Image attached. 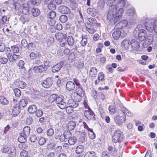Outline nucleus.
<instances>
[{
    "label": "nucleus",
    "instance_id": "f257e3e1",
    "mask_svg": "<svg viewBox=\"0 0 157 157\" xmlns=\"http://www.w3.org/2000/svg\"><path fill=\"white\" fill-rule=\"evenodd\" d=\"M116 5L109 7L107 15V19L109 21L113 19V23L115 24L122 17L124 12V8H122V3H118Z\"/></svg>",
    "mask_w": 157,
    "mask_h": 157
},
{
    "label": "nucleus",
    "instance_id": "f03ea898",
    "mask_svg": "<svg viewBox=\"0 0 157 157\" xmlns=\"http://www.w3.org/2000/svg\"><path fill=\"white\" fill-rule=\"evenodd\" d=\"M28 6V2L27 1L24 3L22 4L21 8L23 14L21 16L19 19L23 24L28 22L30 19Z\"/></svg>",
    "mask_w": 157,
    "mask_h": 157
},
{
    "label": "nucleus",
    "instance_id": "7ed1b4c3",
    "mask_svg": "<svg viewBox=\"0 0 157 157\" xmlns=\"http://www.w3.org/2000/svg\"><path fill=\"white\" fill-rule=\"evenodd\" d=\"M144 25L148 32L152 33L154 31L157 33V20L147 19L145 21Z\"/></svg>",
    "mask_w": 157,
    "mask_h": 157
},
{
    "label": "nucleus",
    "instance_id": "20e7f679",
    "mask_svg": "<svg viewBox=\"0 0 157 157\" xmlns=\"http://www.w3.org/2000/svg\"><path fill=\"white\" fill-rule=\"evenodd\" d=\"M122 111L121 110L118 111V114L115 116L114 117V121L117 125L119 127H121L123 123L125 122L126 120V115L123 114H122Z\"/></svg>",
    "mask_w": 157,
    "mask_h": 157
},
{
    "label": "nucleus",
    "instance_id": "39448f33",
    "mask_svg": "<svg viewBox=\"0 0 157 157\" xmlns=\"http://www.w3.org/2000/svg\"><path fill=\"white\" fill-rule=\"evenodd\" d=\"M1 151L3 153H8L9 157H16L15 147L13 145L4 146L1 148Z\"/></svg>",
    "mask_w": 157,
    "mask_h": 157
},
{
    "label": "nucleus",
    "instance_id": "423d86ee",
    "mask_svg": "<svg viewBox=\"0 0 157 157\" xmlns=\"http://www.w3.org/2000/svg\"><path fill=\"white\" fill-rule=\"evenodd\" d=\"M26 1V0H10L5 2L4 3L9 6L12 4L15 9H19L21 8L22 4Z\"/></svg>",
    "mask_w": 157,
    "mask_h": 157
},
{
    "label": "nucleus",
    "instance_id": "0eeeda50",
    "mask_svg": "<svg viewBox=\"0 0 157 157\" xmlns=\"http://www.w3.org/2000/svg\"><path fill=\"white\" fill-rule=\"evenodd\" d=\"M17 100L16 99L13 98L11 101V107L12 113L15 115L18 114L20 111V106L17 103Z\"/></svg>",
    "mask_w": 157,
    "mask_h": 157
},
{
    "label": "nucleus",
    "instance_id": "6e6552de",
    "mask_svg": "<svg viewBox=\"0 0 157 157\" xmlns=\"http://www.w3.org/2000/svg\"><path fill=\"white\" fill-rule=\"evenodd\" d=\"M127 35V33L122 29L116 30L114 31L112 34V36L115 40H117L121 36L123 38Z\"/></svg>",
    "mask_w": 157,
    "mask_h": 157
},
{
    "label": "nucleus",
    "instance_id": "1a4fd4ad",
    "mask_svg": "<svg viewBox=\"0 0 157 157\" xmlns=\"http://www.w3.org/2000/svg\"><path fill=\"white\" fill-rule=\"evenodd\" d=\"M55 36L56 39L60 42L62 46H65L67 44V42H63V39H66V36L65 34L63 35V33L59 32L56 33Z\"/></svg>",
    "mask_w": 157,
    "mask_h": 157
},
{
    "label": "nucleus",
    "instance_id": "9d476101",
    "mask_svg": "<svg viewBox=\"0 0 157 157\" xmlns=\"http://www.w3.org/2000/svg\"><path fill=\"white\" fill-rule=\"evenodd\" d=\"M121 132L118 129L115 131L112 137L113 141L116 143L119 142L122 140V137H121Z\"/></svg>",
    "mask_w": 157,
    "mask_h": 157
},
{
    "label": "nucleus",
    "instance_id": "9b49d317",
    "mask_svg": "<svg viewBox=\"0 0 157 157\" xmlns=\"http://www.w3.org/2000/svg\"><path fill=\"white\" fill-rule=\"evenodd\" d=\"M121 2L123 4L122 8H124L126 3L125 0H106V1L107 5L109 7L117 5L118 3H121Z\"/></svg>",
    "mask_w": 157,
    "mask_h": 157
},
{
    "label": "nucleus",
    "instance_id": "f8f14e48",
    "mask_svg": "<svg viewBox=\"0 0 157 157\" xmlns=\"http://www.w3.org/2000/svg\"><path fill=\"white\" fill-rule=\"evenodd\" d=\"M84 114L85 116L89 120H95L94 114L93 111L88 107V109L86 110L84 112Z\"/></svg>",
    "mask_w": 157,
    "mask_h": 157
},
{
    "label": "nucleus",
    "instance_id": "ddd939ff",
    "mask_svg": "<svg viewBox=\"0 0 157 157\" xmlns=\"http://www.w3.org/2000/svg\"><path fill=\"white\" fill-rule=\"evenodd\" d=\"M142 25H139L138 28V39L140 41H142L145 39L146 31L144 29H141Z\"/></svg>",
    "mask_w": 157,
    "mask_h": 157
},
{
    "label": "nucleus",
    "instance_id": "4468645a",
    "mask_svg": "<svg viewBox=\"0 0 157 157\" xmlns=\"http://www.w3.org/2000/svg\"><path fill=\"white\" fill-rule=\"evenodd\" d=\"M75 92L76 94L80 98L79 99H78V100L80 101L81 100V96L84 95L85 93L84 90L82 86L76 87L75 89Z\"/></svg>",
    "mask_w": 157,
    "mask_h": 157
},
{
    "label": "nucleus",
    "instance_id": "2eb2a0df",
    "mask_svg": "<svg viewBox=\"0 0 157 157\" xmlns=\"http://www.w3.org/2000/svg\"><path fill=\"white\" fill-rule=\"evenodd\" d=\"M48 67L45 65H42L38 67H34L33 70L36 73L41 72L47 69Z\"/></svg>",
    "mask_w": 157,
    "mask_h": 157
},
{
    "label": "nucleus",
    "instance_id": "dca6fc26",
    "mask_svg": "<svg viewBox=\"0 0 157 157\" xmlns=\"http://www.w3.org/2000/svg\"><path fill=\"white\" fill-rule=\"evenodd\" d=\"M52 80L51 78H47L44 80L41 84L45 88L50 87L52 84Z\"/></svg>",
    "mask_w": 157,
    "mask_h": 157
},
{
    "label": "nucleus",
    "instance_id": "f3484780",
    "mask_svg": "<svg viewBox=\"0 0 157 157\" xmlns=\"http://www.w3.org/2000/svg\"><path fill=\"white\" fill-rule=\"evenodd\" d=\"M63 65V62H60L55 64L52 67V71L54 73L58 71L61 68Z\"/></svg>",
    "mask_w": 157,
    "mask_h": 157
},
{
    "label": "nucleus",
    "instance_id": "a211bd4d",
    "mask_svg": "<svg viewBox=\"0 0 157 157\" xmlns=\"http://www.w3.org/2000/svg\"><path fill=\"white\" fill-rule=\"evenodd\" d=\"M25 64L24 62L22 60H20L17 64V65L19 67L20 69L21 73L22 75H24L26 72V69L24 66Z\"/></svg>",
    "mask_w": 157,
    "mask_h": 157
},
{
    "label": "nucleus",
    "instance_id": "6ab92c4d",
    "mask_svg": "<svg viewBox=\"0 0 157 157\" xmlns=\"http://www.w3.org/2000/svg\"><path fill=\"white\" fill-rule=\"evenodd\" d=\"M86 27L87 30L90 33L93 34L96 31V30L94 29L93 26L89 23H86Z\"/></svg>",
    "mask_w": 157,
    "mask_h": 157
},
{
    "label": "nucleus",
    "instance_id": "aec40b11",
    "mask_svg": "<svg viewBox=\"0 0 157 157\" xmlns=\"http://www.w3.org/2000/svg\"><path fill=\"white\" fill-rule=\"evenodd\" d=\"M137 39H133L130 42L131 49L133 52L137 51Z\"/></svg>",
    "mask_w": 157,
    "mask_h": 157
},
{
    "label": "nucleus",
    "instance_id": "412c9836",
    "mask_svg": "<svg viewBox=\"0 0 157 157\" xmlns=\"http://www.w3.org/2000/svg\"><path fill=\"white\" fill-rule=\"evenodd\" d=\"M59 10L63 14H68L70 12V10L67 6H60Z\"/></svg>",
    "mask_w": 157,
    "mask_h": 157
},
{
    "label": "nucleus",
    "instance_id": "4be33fe9",
    "mask_svg": "<svg viewBox=\"0 0 157 157\" xmlns=\"http://www.w3.org/2000/svg\"><path fill=\"white\" fill-rule=\"evenodd\" d=\"M128 24L127 21L126 20H123L119 22L115 26L116 28L121 29L123 27H126Z\"/></svg>",
    "mask_w": 157,
    "mask_h": 157
},
{
    "label": "nucleus",
    "instance_id": "5701e85b",
    "mask_svg": "<svg viewBox=\"0 0 157 157\" xmlns=\"http://www.w3.org/2000/svg\"><path fill=\"white\" fill-rule=\"evenodd\" d=\"M67 105L74 108H76L78 106H79V103L71 99H69L67 102Z\"/></svg>",
    "mask_w": 157,
    "mask_h": 157
},
{
    "label": "nucleus",
    "instance_id": "b1692460",
    "mask_svg": "<svg viewBox=\"0 0 157 157\" xmlns=\"http://www.w3.org/2000/svg\"><path fill=\"white\" fill-rule=\"evenodd\" d=\"M67 105L74 108H76L78 106H79V103L71 99H69L67 102Z\"/></svg>",
    "mask_w": 157,
    "mask_h": 157
},
{
    "label": "nucleus",
    "instance_id": "393cba45",
    "mask_svg": "<svg viewBox=\"0 0 157 157\" xmlns=\"http://www.w3.org/2000/svg\"><path fill=\"white\" fill-rule=\"evenodd\" d=\"M98 72V70L95 67H91L89 71V75L91 77H96Z\"/></svg>",
    "mask_w": 157,
    "mask_h": 157
},
{
    "label": "nucleus",
    "instance_id": "a878e982",
    "mask_svg": "<svg viewBox=\"0 0 157 157\" xmlns=\"http://www.w3.org/2000/svg\"><path fill=\"white\" fill-rule=\"evenodd\" d=\"M75 87L74 82L72 81H68L66 84L67 89L70 91L73 90Z\"/></svg>",
    "mask_w": 157,
    "mask_h": 157
},
{
    "label": "nucleus",
    "instance_id": "bb28decb",
    "mask_svg": "<svg viewBox=\"0 0 157 157\" xmlns=\"http://www.w3.org/2000/svg\"><path fill=\"white\" fill-rule=\"evenodd\" d=\"M28 104V101L25 97H23L22 99L20 100L18 102V105L20 106V108L24 107Z\"/></svg>",
    "mask_w": 157,
    "mask_h": 157
},
{
    "label": "nucleus",
    "instance_id": "cd10ccee",
    "mask_svg": "<svg viewBox=\"0 0 157 157\" xmlns=\"http://www.w3.org/2000/svg\"><path fill=\"white\" fill-rule=\"evenodd\" d=\"M88 21H89L88 23H90L92 25L97 26L98 27H100L101 26L100 24L98 23L96 19L94 18H89L88 19Z\"/></svg>",
    "mask_w": 157,
    "mask_h": 157
},
{
    "label": "nucleus",
    "instance_id": "c85d7f7f",
    "mask_svg": "<svg viewBox=\"0 0 157 157\" xmlns=\"http://www.w3.org/2000/svg\"><path fill=\"white\" fill-rule=\"evenodd\" d=\"M82 39L80 42L81 45L84 46L86 45L87 43L88 36L86 35H82Z\"/></svg>",
    "mask_w": 157,
    "mask_h": 157
},
{
    "label": "nucleus",
    "instance_id": "c756f323",
    "mask_svg": "<svg viewBox=\"0 0 157 157\" xmlns=\"http://www.w3.org/2000/svg\"><path fill=\"white\" fill-rule=\"evenodd\" d=\"M121 111H122V114H124L129 117H131L133 115V113L130 111L126 108H123L122 110H121Z\"/></svg>",
    "mask_w": 157,
    "mask_h": 157
},
{
    "label": "nucleus",
    "instance_id": "7c9ffc66",
    "mask_svg": "<svg viewBox=\"0 0 157 157\" xmlns=\"http://www.w3.org/2000/svg\"><path fill=\"white\" fill-rule=\"evenodd\" d=\"M28 136L24 135V134L20 133V136L18 138V141L21 143L25 142L26 141V138Z\"/></svg>",
    "mask_w": 157,
    "mask_h": 157
},
{
    "label": "nucleus",
    "instance_id": "2f4dec72",
    "mask_svg": "<svg viewBox=\"0 0 157 157\" xmlns=\"http://www.w3.org/2000/svg\"><path fill=\"white\" fill-rule=\"evenodd\" d=\"M37 107L35 105H30L28 108V111L30 113H34L36 110Z\"/></svg>",
    "mask_w": 157,
    "mask_h": 157
},
{
    "label": "nucleus",
    "instance_id": "473e14b6",
    "mask_svg": "<svg viewBox=\"0 0 157 157\" xmlns=\"http://www.w3.org/2000/svg\"><path fill=\"white\" fill-rule=\"evenodd\" d=\"M87 13L93 17H95L96 16L97 13L96 10L94 9L91 8H89L87 10Z\"/></svg>",
    "mask_w": 157,
    "mask_h": 157
},
{
    "label": "nucleus",
    "instance_id": "72a5a7b5",
    "mask_svg": "<svg viewBox=\"0 0 157 157\" xmlns=\"http://www.w3.org/2000/svg\"><path fill=\"white\" fill-rule=\"evenodd\" d=\"M30 128L29 126L25 127L23 129L22 132L21 133L24 134V135L27 136H29L30 132Z\"/></svg>",
    "mask_w": 157,
    "mask_h": 157
},
{
    "label": "nucleus",
    "instance_id": "f704fd0d",
    "mask_svg": "<svg viewBox=\"0 0 157 157\" xmlns=\"http://www.w3.org/2000/svg\"><path fill=\"white\" fill-rule=\"evenodd\" d=\"M66 41V40H65ZM67 41L68 45L70 46H72L74 44V40L73 37L71 36H68L67 38Z\"/></svg>",
    "mask_w": 157,
    "mask_h": 157
},
{
    "label": "nucleus",
    "instance_id": "c9c22d12",
    "mask_svg": "<svg viewBox=\"0 0 157 157\" xmlns=\"http://www.w3.org/2000/svg\"><path fill=\"white\" fill-rule=\"evenodd\" d=\"M96 153L93 151H89L86 152L84 157H97Z\"/></svg>",
    "mask_w": 157,
    "mask_h": 157
},
{
    "label": "nucleus",
    "instance_id": "e433bc0d",
    "mask_svg": "<svg viewBox=\"0 0 157 157\" xmlns=\"http://www.w3.org/2000/svg\"><path fill=\"white\" fill-rule=\"evenodd\" d=\"M76 126V124L74 121H70L68 124V128L69 130H73Z\"/></svg>",
    "mask_w": 157,
    "mask_h": 157
},
{
    "label": "nucleus",
    "instance_id": "4c0bfd02",
    "mask_svg": "<svg viewBox=\"0 0 157 157\" xmlns=\"http://www.w3.org/2000/svg\"><path fill=\"white\" fill-rule=\"evenodd\" d=\"M0 103L3 105H7L9 103V101L4 97L1 96H0Z\"/></svg>",
    "mask_w": 157,
    "mask_h": 157
},
{
    "label": "nucleus",
    "instance_id": "58836bf2",
    "mask_svg": "<svg viewBox=\"0 0 157 157\" xmlns=\"http://www.w3.org/2000/svg\"><path fill=\"white\" fill-rule=\"evenodd\" d=\"M122 45L126 49L129 48V41L126 39L124 40L121 43Z\"/></svg>",
    "mask_w": 157,
    "mask_h": 157
},
{
    "label": "nucleus",
    "instance_id": "ea45409f",
    "mask_svg": "<svg viewBox=\"0 0 157 157\" xmlns=\"http://www.w3.org/2000/svg\"><path fill=\"white\" fill-rule=\"evenodd\" d=\"M84 147L82 145L78 146L75 149V152L77 154H81L84 151Z\"/></svg>",
    "mask_w": 157,
    "mask_h": 157
},
{
    "label": "nucleus",
    "instance_id": "a19ab883",
    "mask_svg": "<svg viewBox=\"0 0 157 157\" xmlns=\"http://www.w3.org/2000/svg\"><path fill=\"white\" fill-rule=\"evenodd\" d=\"M32 15L34 17H37L40 14L39 10L35 8H33L32 9Z\"/></svg>",
    "mask_w": 157,
    "mask_h": 157
},
{
    "label": "nucleus",
    "instance_id": "79ce46f5",
    "mask_svg": "<svg viewBox=\"0 0 157 157\" xmlns=\"http://www.w3.org/2000/svg\"><path fill=\"white\" fill-rule=\"evenodd\" d=\"M63 97L62 95H57L56 99V102L57 104L63 101Z\"/></svg>",
    "mask_w": 157,
    "mask_h": 157
},
{
    "label": "nucleus",
    "instance_id": "37998d69",
    "mask_svg": "<svg viewBox=\"0 0 157 157\" xmlns=\"http://www.w3.org/2000/svg\"><path fill=\"white\" fill-rule=\"evenodd\" d=\"M77 140L76 138L74 136H72L69 139L68 142L69 144L73 145L76 142Z\"/></svg>",
    "mask_w": 157,
    "mask_h": 157
},
{
    "label": "nucleus",
    "instance_id": "c03bdc74",
    "mask_svg": "<svg viewBox=\"0 0 157 157\" xmlns=\"http://www.w3.org/2000/svg\"><path fill=\"white\" fill-rule=\"evenodd\" d=\"M18 86L19 88L24 89L26 87V84L24 82L20 81L18 82Z\"/></svg>",
    "mask_w": 157,
    "mask_h": 157
},
{
    "label": "nucleus",
    "instance_id": "a18cd8bd",
    "mask_svg": "<svg viewBox=\"0 0 157 157\" xmlns=\"http://www.w3.org/2000/svg\"><path fill=\"white\" fill-rule=\"evenodd\" d=\"M147 39L148 40V42L147 43V45H149L152 43L153 39V37L152 34H149L147 37Z\"/></svg>",
    "mask_w": 157,
    "mask_h": 157
},
{
    "label": "nucleus",
    "instance_id": "49530a36",
    "mask_svg": "<svg viewBox=\"0 0 157 157\" xmlns=\"http://www.w3.org/2000/svg\"><path fill=\"white\" fill-rule=\"evenodd\" d=\"M46 139L45 138L43 137H40L38 140V143L39 145H44L46 142Z\"/></svg>",
    "mask_w": 157,
    "mask_h": 157
},
{
    "label": "nucleus",
    "instance_id": "de8ad7c7",
    "mask_svg": "<svg viewBox=\"0 0 157 157\" xmlns=\"http://www.w3.org/2000/svg\"><path fill=\"white\" fill-rule=\"evenodd\" d=\"M67 105V104L66 103L63 101L58 104V106L60 108L62 109H63L65 108L66 107Z\"/></svg>",
    "mask_w": 157,
    "mask_h": 157
},
{
    "label": "nucleus",
    "instance_id": "09e8293b",
    "mask_svg": "<svg viewBox=\"0 0 157 157\" xmlns=\"http://www.w3.org/2000/svg\"><path fill=\"white\" fill-rule=\"evenodd\" d=\"M11 50L13 54H15L19 52V49L18 46L15 45L11 46Z\"/></svg>",
    "mask_w": 157,
    "mask_h": 157
},
{
    "label": "nucleus",
    "instance_id": "8fccbe9b",
    "mask_svg": "<svg viewBox=\"0 0 157 157\" xmlns=\"http://www.w3.org/2000/svg\"><path fill=\"white\" fill-rule=\"evenodd\" d=\"M56 15V13L54 11H51L49 13L48 15L49 19H54Z\"/></svg>",
    "mask_w": 157,
    "mask_h": 157
},
{
    "label": "nucleus",
    "instance_id": "3c124183",
    "mask_svg": "<svg viewBox=\"0 0 157 157\" xmlns=\"http://www.w3.org/2000/svg\"><path fill=\"white\" fill-rule=\"evenodd\" d=\"M56 95L55 94H52L50 95L48 98V101L52 103L55 100L56 101Z\"/></svg>",
    "mask_w": 157,
    "mask_h": 157
},
{
    "label": "nucleus",
    "instance_id": "603ef678",
    "mask_svg": "<svg viewBox=\"0 0 157 157\" xmlns=\"http://www.w3.org/2000/svg\"><path fill=\"white\" fill-rule=\"evenodd\" d=\"M135 14V10L134 9H131L128 10L127 12V15L130 16H133Z\"/></svg>",
    "mask_w": 157,
    "mask_h": 157
},
{
    "label": "nucleus",
    "instance_id": "864d4df0",
    "mask_svg": "<svg viewBox=\"0 0 157 157\" xmlns=\"http://www.w3.org/2000/svg\"><path fill=\"white\" fill-rule=\"evenodd\" d=\"M67 20V17L66 15H62L59 17L60 21L62 23H64L66 22Z\"/></svg>",
    "mask_w": 157,
    "mask_h": 157
},
{
    "label": "nucleus",
    "instance_id": "5fc2aeb1",
    "mask_svg": "<svg viewBox=\"0 0 157 157\" xmlns=\"http://www.w3.org/2000/svg\"><path fill=\"white\" fill-rule=\"evenodd\" d=\"M39 54L37 53H35L32 52L30 54V58L31 59H36L39 56Z\"/></svg>",
    "mask_w": 157,
    "mask_h": 157
},
{
    "label": "nucleus",
    "instance_id": "6e6d98bb",
    "mask_svg": "<svg viewBox=\"0 0 157 157\" xmlns=\"http://www.w3.org/2000/svg\"><path fill=\"white\" fill-rule=\"evenodd\" d=\"M48 7L50 10H54L56 9V6L54 4L51 2L48 4Z\"/></svg>",
    "mask_w": 157,
    "mask_h": 157
},
{
    "label": "nucleus",
    "instance_id": "4d7b16f0",
    "mask_svg": "<svg viewBox=\"0 0 157 157\" xmlns=\"http://www.w3.org/2000/svg\"><path fill=\"white\" fill-rule=\"evenodd\" d=\"M7 25H6L4 27V28L2 29L4 32L6 34H9V32L10 31V29H11V26H10L9 28H7Z\"/></svg>",
    "mask_w": 157,
    "mask_h": 157
},
{
    "label": "nucleus",
    "instance_id": "13d9d810",
    "mask_svg": "<svg viewBox=\"0 0 157 157\" xmlns=\"http://www.w3.org/2000/svg\"><path fill=\"white\" fill-rule=\"evenodd\" d=\"M88 131L89 132V136L90 138L91 139H94L95 137V135L94 132L92 129V130H90Z\"/></svg>",
    "mask_w": 157,
    "mask_h": 157
},
{
    "label": "nucleus",
    "instance_id": "bf43d9fd",
    "mask_svg": "<svg viewBox=\"0 0 157 157\" xmlns=\"http://www.w3.org/2000/svg\"><path fill=\"white\" fill-rule=\"evenodd\" d=\"M8 61V59L2 56H0V63L5 64Z\"/></svg>",
    "mask_w": 157,
    "mask_h": 157
},
{
    "label": "nucleus",
    "instance_id": "052dcab7",
    "mask_svg": "<svg viewBox=\"0 0 157 157\" xmlns=\"http://www.w3.org/2000/svg\"><path fill=\"white\" fill-rule=\"evenodd\" d=\"M54 132L52 128H49L47 132V134L48 136H52L54 134Z\"/></svg>",
    "mask_w": 157,
    "mask_h": 157
},
{
    "label": "nucleus",
    "instance_id": "680f3d73",
    "mask_svg": "<svg viewBox=\"0 0 157 157\" xmlns=\"http://www.w3.org/2000/svg\"><path fill=\"white\" fill-rule=\"evenodd\" d=\"M109 113L112 114H114L116 112L115 109L112 106H109Z\"/></svg>",
    "mask_w": 157,
    "mask_h": 157
},
{
    "label": "nucleus",
    "instance_id": "e2e57ef3",
    "mask_svg": "<svg viewBox=\"0 0 157 157\" xmlns=\"http://www.w3.org/2000/svg\"><path fill=\"white\" fill-rule=\"evenodd\" d=\"M10 128V127L8 125H7L6 127L4 129H0V132L1 131H2V132L1 133L2 134H4L5 133H7Z\"/></svg>",
    "mask_w": 157,
    "mask_h": 157
},
{
    "label": "nucleus",
    "instance_id": "0e129e2a",
    "mask_svg": "<svg viewBox=\"0 0 157 157\" xmlns=\"http://www.w3.org/2000/svg\"><path fill=\"white\" fill-rule=\"evenodd\" d=\"M104 75L102 72L99 73L98 75V79L99 81H102L104 80Z\"/></svg>",
    "mask_w": 157,
    "mask_h": 157
},
{
    "label": "nucleus",
    "instance_id": "69168bd1",
    "mask_svg": "<svg viewBox=\"0 0 157 157\" xmlns=\"http://www.w3.org/2000/svg\"><path fill=\"white\" fill-rule=\"evenodd\" d=\"M14 92L16 97H18L20 96L21 91L18 89H15L14 90Z\"/></svg>",
    "mask_w": 157,
    "mask_h": 157
},
{
    "label": "nucleus",
    "instance_id": "338daca9",
    "mask_svg": "<svg viewBox=\"0 0 157 157\" xmlns=\"http://www.w3.org/2000/svg\"><path fill=\"white\" fill-rule=\"evenodd\" d=\"M66 108V111L67 113H72L73 110V108L72 107H71L68 105H67Z\"/></svg>",
    "mask_w": 157,
    "mask_h": 157
},
{
    "label": "nucleus",
    "instance_id": "774afa93",
    "mask_svg": "<svg viewBox=\"0 0 157 157\" xmlns=\"http://www.w3.org/2000/svg\"><path fill=\"white\" fill-rule=\"evenodd\" d=\"M21 157H27L28 156L27 151L25 150L22 151L20 153Z\"/></svg>",
    "mask_w": 157,
    "mask_h": 157
}]
</instances>
